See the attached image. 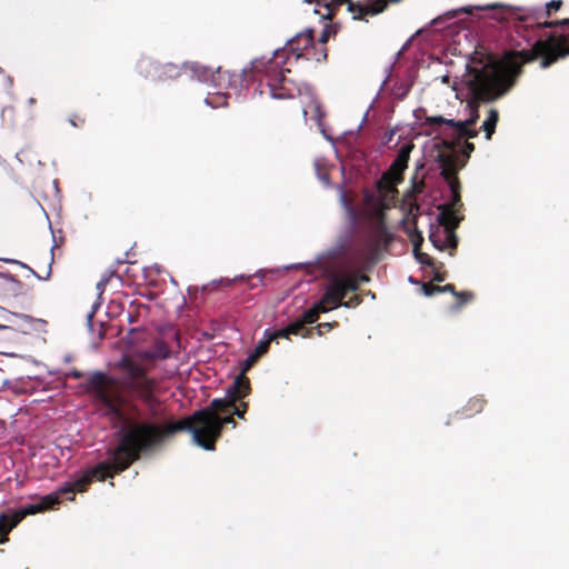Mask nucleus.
<instances>
[{
	"label": "nucleus",
	"mask_w": 569,
	"mask_h": 569,
	"mask_svg": "<svg viewBox=\"0 0 569 569\" xmlns=\"http://www.w3.org/2000/svg\"><path fill=\"white\" fill-rule=\"evenodd\" d=\"M117 368L120 377L116 381L108 375L96 371L87 381V390L103 406L106 413L122 421L126 428L124 441H131L139 457L178 431L191 433L192 442L207 450H214V442L221 436L224 425L236 421L231 416L220 417L211 408H202L177 422L163 423L156 420L161 416V406L154 396L156 380L147 369L131 357H122Z\"/></svg>",
	"instance_id": "obj_1"
},
{
	"label": "nucleus",
	"mask_w": 569,
	"mask_h": 569,
	"mask_svg": "<svg viewBox=\"0 0 569 569\" xmlns=\"http://www.w3.org/2000/svg\"><path fill=\"white\" fill-rule=\"evenodd\" d=\"M522 60L518 54L507 53L501 60L492 58L473 59L452 84L457 98L467 101L469 116L463 120L446 119L441 116L430 118L432 123H446L453 129L458 143L462 138H476L478 130L472 126L479 118V103H491L507 94L515 86L521 72Z\"/></svg>",
	"instance_id": "obj_2"
},
{
	"label": "nucleus",
	"mask_w": 569,
	"mask_h": 569,
	"mask_svg": "<svg viewBox=\"0 0 569 569\" xmlns=\"http://www.w3.org/2000/svg\"><path fill=\"white\" fill-rule=\"evenodd\" d=\"M126 428L123 422L116 432V446L107 450L104 460L98 462L96 466L90 467L83 471L78 472L72 479L64 482L56 491L44 495L40 498V505L43 510L54 507L60 502L62 495H70L68 500H74L76 492H83L88 486L94 480H104L110 478L113 473L123 471L134 460L138 459L136 450L131 441H124Z\"/></svg>",
	"instance_id": "obj_3"
},
{
	"label": "nucleus",
	"mask_w": 569,
	"mask_h": 569,
	"mask_svg": "<svg viewBox=\"0 0 569 569\" xmlns=\"http://www.w3.org/2000/svg\"><path fill=\"white\" fill-rule=\"evenodd\" d=\"M433 158L446 183L441 196L442 203L438 206L437 220L457 218L458 221H461L463 216L460 210L463 203L460 198V182L456 174L465 167V163L463 161L458 163L459 156L451 147H447L443 152L435 154Z\"/></svg>",
	"instance_id": "obj_4"
},
{
	"label": "nucleus",
	"mask_w": 569,
	"mask_h": 569,
	"mask_svg": "<svg viewBox=\"0 0 569 569\" xmlns=\"http://www.w3.org/2000/svg\"><path fill=\"white\" fill-rule=\"evenodd\" d=\"M323 276L329 278L325 288L326 299H330L332 307L339 308L349 291L359 288L358 278L355 274H338L332 267L323 268Z\"/></svg>",
	"instance_id": "obj_5"
},
{
	"label": "nucleus",
	"mask_w": 569,
	"mask_h": 569,
	"mask_svg": "<svg viewBox=\"0 0 569 569\" xmlns=\"http://www.w3.org/2000/svg\"><path fill=\"white\" fill-rule=\"evenodd\" d=\"M249 392V380L242 373H240L226 389V397L213 399L208 408H211L214 413H218V411L226 412L230 406H233L236 401L247 397Z\"/></svg>",
	"instance_id": "obj_6"
},
{
	"label": "nucleus",
	"mask_w": 569,
	"mask_h": 569,
	"mask_svg": "<svg viewBox=\"0 0 569 569\" xmlns=\"http://www.w3.org/2000/svg\"><path fill=\"white\" fill-rule=\"evenodd\" d=\"M439 227L431 231L429 239L435 248L438 250L456 249L458 238L455 229L459 226L460 221L457 218H449L446 220H438Z\"/></svg>",
	"instance_id": "obj_7"
},
{
	"label": "nucleus",
	"mask_w": 569,
	"mask_h": 569,
	"mask_svg": "<svg viewBox=\"0 0 569 569\" xmlns=\"http://www.w3.org/2000/svg\"><path fill=\"white\" fill-rule=\"evenodd\" d=\"M137 68L144 78H151L153 80L177 78L181 70L180 67L173 63L161 64L147 57L139 60Z\"/></svg>",
	"instance_id": "obj_8"
},
{
	"label": "nucleus",
	"mask_w": 569,
	"mask_h": 569,
	"mask_svg": "<svg viewBox=\"0 0 569 569\" xmlns=\"http://www.w3.org/2000/svg\"><path fill=\"white\" fill-rule=\"evenodd\" d=\"M43 511V506L38 503L28 505L18 510H9L0 513V543L7 541V535L27 516Z\"/></svg>",
	"instance_id": "obj_9"
},
{
	"label": "nucleus",
	"mask_w": 569,
	"mask_h": 569,
	"mask_svg": "<svg viewBox=\"0 0 569 569\" xmlns=\"http://www.w3.org/2000/svg\"><path fill=\"white\" fill-rule=\"evenodd\" d=\"M475 9L476 10H490V11H495L491 14V18L496 19L498 21L507 20L509 17L513 16L515 11L519 10V8L511 7V6H506V4H502V3H488V4H485V6H466V7H461L459 9H453V10L447 11L443 14V18L452 19V18H456L458 16V13H460V12L471 13L472 10H475ZM441 19H442V17H439V18L435 19L432 22L437 23L438 20H441Z\"/></svg>",
	"instance_id": "obj_10"
},
{
	"label": "nucleus",
	"mask_w": 569,
	"mask_h": 569,
	"mask_svg": "<svg viewBox=\"0 0 569 569\" xmlns=\"http://www.w3.org/2000/svg\"><path fill=\"white\" fill-rule=\"evenodd\" d=\"M183 68H189L192 77L196 78L199 82L210 84L213 88L223 87L220 67L213 71L211 68L194 62L190 64L186 63L183 64Z\"/></svg>",
	"instance_id": "obj_11"
},
{
	"label": "nucleus",
	"mask_w": 569,
	"mask_h": 569,
	"mask_svg": "<svg viewBox=\"0 0 569 569\" xmlns=\"http://www.w3.org/2000/svg\"><path fill=\"white\" fill-rule=\"evenodd\" d=\"M413 147L415 146L411 141H406L400 146L397 157L389 169V174L393 182H399L401 180V174L408 167V161Z\"/></svg>",
	"instance_id": "obj_12"
},
{
	"label": "nucleus",
	"mask_w": 569,
	"mask_h": 569,
	"mask_svg": "<svg viewBox=\"0 0 569 569\" xmlns=\"http://www.w3.org/2000/svg\"><path fill=\"white\" fill-rule=\"evenodd\" d=\"M282 52V49H274L272 57L266 59L264 57L253 59L248 67H244L241 71L242 82L247 81V76L249 72H264L269 74L272 70L274 62V58H278L279 53Z\"/></svg>",
	"instance_id": "obj_13"
},
{
	"label": "nucleus",
	"mask_w": 569,
	"mask_h": 569,
	"mask_svg": "<svg viewBox=\"0 0 569 569\" xmlns=\"http://www.w3.org/2000/svg\"><path fill=\"white\" fill-rule=\"evenodd\" d=\"M333 309H336V307H332L330 299H326V293L323 292L322 298L316 301L311 308L305 310L298 320L302 326L313 323L317 321L319 313H326Z\"/></svg>",
	"instance_id": "obj_14"
},
{
	"label": "nucleus",
	"mask_w": 569,
	"mask_h": 569,
	"mask_svg": "<svg viewBox=\"0 0 569 569\" xmlns=\"http://www.w3.org/2000/svg\"><path fill=\"white\" fill-rule=\"evenodd\" d=\"M433 147L437 149L436 154L443 152L447 147H451L455 152L459 156L458 163L462 162L466 164L467 159L470 153L475 150V146L471 142L463 141L462 146H457V143L448 140H439L435 141Z\"/></svg>",
	"instance_id": "obj_15"
},
{
	"label": "nucleus",
	"mask_w": 569,
	"mask_h": 569,
	"mask_svg": "<svg viewBox=\"0 0 569 569\" xmlns=\"http://www.w3.org/2000/svg\"><path fill=\"white\" fill-rule=\"evenodd\" d=\"M100 305H101L100 301H96L91 307V311L87 315L88 331H89L92 342L94 345H97L96 340L99 341L103 338V331H102L103 323L101 321H98V322L93 321V317H94L97 310L99 309Z\"/></svg>",
	"instance_id": "obj_16"
},
{
	"label": "nucleus",
	"mask_w": 569,
	"mask_h": 569,
	"mask_svg": "<svg viewBox=\"0 0 569 569\" xmlns=\"http://www.w3.org/2000/svg\"><path fill=\"white\" fill-rule=\"evenodd\" d=\"M343 249H345L343 241H339L335 246L328 248L327 250L322 251L321 253H319L317 256L315 264L319 266L321 274H323V268L327 267V266H325V261L333 260V259L338 258L343 252Z\"/></svg>",
	"instance_id": "obj_17"
},
{
	"label": "nucleus",
	"mask_w": 569,
	"mask_h": 569,
	"mask_svg": "<svg viewBox=\"0 0 569 569\" xmlns=\"http://www.w3.org/2000/svg\"><path fill=\"white\" fill-rule=\"evenodd\" d=\"M268 348L269 343L268 340H264V338L257 343L254 349L248 355V357L243 361L241 371L243 376L244 372L248 371L257 362V360L267 352Z\"/></svg>",
	"instance_id": "obj_18"
},
{
	"label": "nucleus",
	"mask_w": 569,
	"mask_h": 569,
	"mask_svg": "<svg viewBox=\"0 0 569 569\" xmlns=\"http://www.w3.org/2000/svg\"><path fill=\"white\" fill-rule=\"evenodd\" d=\"M282 81H284V76L282 74L280 77L269 80L268 87L270 90L271 98L278 100L292 98V94L281 84Z\"/></svg>",
	"instance_id": "obj_19"
},
{
	"label": "nucleus",
	"mask_w": 569,
	"mask_h": 569,
	"mask_svg": "<svg viewBox=\"0 0 569 569\" xmlns=\"http://www.w3.org/2000/svg\"><path fill=\"white\" fill-rule=\"evenodd\" d=\"M312 42H313V37L311 33V30H307L305 32L298 33L296 37H293L291 39H288L286 43L293 51V50L299 49V47H295L296 43H298V46L301 44L303 48H308L310 44H312Z\"/></svg>",
	"instance_id": "obj_20"
},
{
	"label": "nucleus",
	"mask_w": 569,
	"mask_h": 569,
	"mask_svg": "<svg viewBox=\"0 0 569 569\" xmlns=\"http://www.w3.org/2000/svg\"><path fill=\"white\" fill-rule=\"evenodd\" d=\"M499 120V114L496 109H490L488 117L483 121L481 129L485 131L486 139L490 140L491 136L493 134L496 130L497 122Z\"/></svg>",
	"instance_id": "obj_21"
},
{
	"label": "nucleus",
	"mask_w": 569,
	"mask_h": 569,
	"mask_svg": "<svg viewBox=\"0 0 569 569\" xmlns=\"http://www.w3.org/2000/svg\"><path fill=\"white\" fill-rule=\"evenodd\" d=\"M308 96L310 98V102L308 103V106L303 107V109H302L303 117L305 118L307 117L308 109H309L310 111H312L315 113V118L318 122V126L321 127V120L325 117V113L321 110L320 103L313 97L312 92H308Z\"/></svg>",
	"instance_id": "obj_22"
},
{
	"label": "nucleus",
	"mask_w": 569,
	"mask_h": 569,
	"mask_svg": "<svg viewBox=\"0 0 569 569\" xmlns=\"http://www.w3.org/2000/svg\"><path fill=\"white\" fill-rule=\"evenodd\" d=\"M228 97L229 96L224 92L209 93L204 99V103L213 109L226 107Z\"/></svg>",
	"instance_id": "obj_23"
},
{
	"label": "nucleus",
	"mask_w": 569,
	"mask_h": 569,
	"mask_svg": "<svg viewBox=\"0 0 569 569\" xmlns=\"http://www.w3.org/2000/svg\"><path fill=\"white\" fill-rule=\"evenodd\" d=\"M152 351L156 359H167L171 355L169 347L164 342H157Z\"/></svg>",
	"instance_id": "obj_24"
},
{
	"label": "nucleus",
	"mask_w": 569,
	"mask_h": 569,
	"mask_svg": "<svg viewBox=\"0 0 569 569\" xmlns=\"http://www.w3.org/2000/svg\"><path fill=\"white\" fill-rule=\"evenodd\" d=\"M411 242H412V246H413V252H417L420 250V246L423 241V237L421 234V232H419L416 228L413 230L411 229H408L406 230Z\"/></svg>",
	"instance_id": "obj_25"
},
{
	"label": "nucleus",
	"mask_w": 569,
	"mask_h": 569,
	"mask_svg": "<svg viewBox=\"0 0 569 569\" xmlns=\"http://www.w3.org/2000/svg\"><path fill=\"white\" fill-rule=\"evenodd\" d=\"M264 340H268V343L270 345L271 341L278 339V338H288L287 328H281L279 330H274L270 332L269 330H264L263 333Z\"/></svg>",
	"instance_id": "obj_26"
},
{
	"label": "nucleus",
	"mask_w": 569,
	"mask_h": 569,
	"mask_svg": "<svg viewBox=\"0 0 569 569\" xmlns=\"http://www.w3.org/2000/svg\"><path fill=\"white\" fill-rule=\"evenodd\" d=\"M381 230H377L379 237L385 242V244H389L392 241V234L389 230L386 229L385 224L380 223Z\"/></svg>",
	"instance_id": "obj_27"
},
{
	"label": "nucleus",
	"mask_w": 569,
	"mask_h": 569,
	"mask_svg": "<svg viewBox=\"0 0 569 569\" xmlns=\"http://www.w3.org/2000/svg\"><path fill=\"white\" fill-rule=\"evenodd\" d=\"M422 291L426 297H432L437 293H441L440 286L427 284V283H425L422 286Z\"/></svg>",
	"instance_id": "obj_28"
},
{
	"label": "nucleus",
	"mask_w": 569,
	"mask_h": 569,
	"mask_svg": "<svg viewBox=\"0 0 569 569\" xmlns=\"http://www.w3.org/2000/svg\"><path fill=\"white\" fill-rule=\"evenodd\" d=\"M286 328H287L288 336L289 335H299L300 331L302 330L303 326L301 325V322L298 319H296L295 321L290 322Z\"/></svg>",
	"instance_id": "obj_29"
},
{
	"label": "nucleus",
	"mask_w": 569,
	"mask_h": 569,
	"mask_svg": "<svg viewBox=\"0 0 569 569\" xmlns=\"http://www.w3.org/2000/svg\"><path fill=\"white\" fill-rule=\"evenodd\" d=\"M340 202L349 218L353 220L356 218V212L343 193L340 197Z\"/></svg>",
	"instance_id": "obj_30"
},
{
	"label": "nucleus",
	"mask_w": 569,
	"mask_h": 569,
	"mask_svg": "<svg viewBox=\"0 0 569 569\" xmlns=\"http://www.w3.org/2000/svg\"><path fill=\"white\" fill-rule=\"evenodd\" d=\"M415 254V258L416 260L420 263V264H428V266H431L432 264V260L431 258L427 254V253H423L421 252L420 250L417 251V252H413Z\"/></svg>",
	"instance_id": "obj_31"
},
{
	"label": "nucleus",
	"mask_w": 569,
	"mask_h": 569,
	"mask_svg": "<svg viewBox=\"0 0 569 569\" xmlns=\"http://www.w3.org/2000/svg\"><path fill=\"white\" fill-rule=\"evenodd\" d=\"M230 408L233 409L232 413L236 415L238 418L240 419H243L244 418V413H246V409H247V403H242V409L236 407V405L233 403V406H230Z\"/></svg>",
	"instance_id": "obj_32"
},
{
	"label": "nucleus",
	"mask_w": 569,
	"mask_h": 569,
	"mask_svg": "<svg viewBox=\"0 0 569 569\" xmlns=\"http://www.w3.org/2000/svg\"><path fill=\"white\" fill-rule=\"evenodd\" d=\"M410 91V84H401L397 91V97L400 99L405 98Z\"/></svg>",
	"instance_id": "obj_33"
},
{
	"label": "nucleus",
	"mask_w": 569,
	"mask_h": 569,
	"mask_svg": "<svg viewBox=\"0 0 569 569\" xmlns=\"http://www.w3.org/2000/svg\"><path fill=\"white\" fill-rule=\"evenodd\" d=\"M108 281H109V278H102V279L97 283L96 288H97V290H98V292H99V293H98V297H99V298L101 297L102 292L104 291V289H106V286H107V283H108Z\"/></svg>",
	"instance_id": "obj_34"
},
{
	"label": "nucleus",
	"mask_w": 569,
	"mask_h": 569,
	"mask_svg": "<svg viewBox=\"0 0 569 569\" xmlns=\"http://www.w3.org/2000/svg\"><path fill=\"white\" fill-rule=\"evenodd\" d=\"M138 356L142 360H154L156 359L152 350L141 351V352H139Z\"/></svg>",
	"instance_id": "obj_35"
},
{
	"label": "nucleus",
	"mask_w": 569,
	"mask_h": 569,
	"mask_svg": "<svg viewBox=\"0 0 569 569\" xmlns=\"http://www.w3.org/2000/svg\"><path fill=\"white\" fill-rule=\"evenodd\" d=\"M392 69H393V64H390V66H388L386 68L387 76H386V78L383 79V81H382V83L380 86V90H382L383 87L387 84V82H388V80H389V78L391 76Z\"/></svg>",
	"instance_id": "obj_36"
},
{
	"label": "nucleus",
	"mask_w": 569,
	"mask_h": 569,
	"mask_svg": "<svg viewBox=\"0 0 569 569\" xmlns=\"http://www.w3.org/2000/svg\"><path fill=\"white\" fill-rule=\"evenodd\" d=\"M440 289H441V293L442 292H451L455 296H461L460 293L456 292L455 287L452 284L440 286Z\"/></svg>",
	"instance_id": "obj_37"
},
{
	"label": "nucleus",
	"mask_w": 569,
	"mask_h": 569,
	"mask_svg": "<svg viewBox=\"0 0 569 569\" xmlns=\"http://www.w3.org/2000/svg\"><path fill=\"white\" fill-rule=\"evenodd\" d=\"M4 261H7V262H11V263H18V264H20V266H21V267H23V268H28V269H29V270H30L34 276H37L39 279H41V277H39V276H38V274L32 270V269H30L27 264H24V263H22V262H20V261H18V260H14V259H6Z\"/></svg>",
	"instance_id": "obj_38"
},
{
	"label": "nucleus",
	"mask_w": 569,
	"mask_h": 569,
	"mask_svg": "<svg viewBox=\"0 0 569 569\" xmlns=\"http://www.w3.org/2000/svg\"><path fill=\"white\" fill-rule=\"evenodd\" d=\"M358 303H359V299L357 297H355L353 299H350L349 301H346V302L342 301V305L340 307L350 308L353 305H358Z\"/></svg>",
	"instance_id": "obj_39"
},
{
	"label": "nucleus",
	"mask_w": 569,
	"mask_h": 569,
	"mask_svg": "<svg viewBox=\"0 0 569 569\" xmlns=\"http://www.w3.org/2000/svg\"><path fill=\"white\" fill-rule=\"evenodd\" d=\"M333 323H330V322H325V323H320L318 326V333L321 336L322 335V329H326V330H330L332 328Z\"/></svg>",
	"instance_id": "obj_40"
},
{
	"label": "nucleus",
	"mask_w": 569,
	"mask_h": 569,
	"mask_svg": "<svg viewBox=\"0 0 569 569\" xmlns=\"http://www.w3.org/2000/svg\"><path fill=\"white\" fill-rule=\"evenodd\" d=\"M470 403L476 411H480L482 409V400L481 399H476V400L471 401Z\"/></svg>",
	"instance_id": "obj_41"
},
{
	"label": "nucleus",
	"mask_w": 569,
	"mask_h": 569,
	"mask_svg": "<svg viewBox=\"0 0 569 569\" xmlns=\"http://www.w3.org/2000/svg\"><path fill=\"white\" fill-rule=\"evenodd\" d=\"M561 6V1L560 0H552L551 2H549L547 4L548 8L550 9H553V10H558Z\"/></svg>",
	"instance_id": "obj_42"
},
{
	"label": "nucleus",
	"mask_w": 569,
	"mask_h": 569,
	"mask_svg": "<svg viewBox=\"0 0 569 569\" xmlns=\"http://www.w3.org/2000/svg\"><path fill=\"white\" fill-rule=\"evenodd\" d=\"M303 266H310V263H292V264H289V266H284L283 269L284 270H291V269L301 268Z\"/></svg>",
	"instance_id": "obj_43"
},
{
	"label": "nucleus",
	"mask_w": 569,
	"mask_h": 569,
	"mask_svg": "<svg viewBox=\"0 0 569 569\" xmlns=\"http://www.w3.org/2000/svg\"><path fill=\"white\" fill-rule=\"evenodd\" d=\"M264 270L260 269L258 270L254 276L258 278L259 282L262 283L263 282V279H264Z\"/></svg>",
	"instance_id": "obj_44"
},
{
	"label": "nucleus",
	"mask_w": 569,
	"mask_h": 569,
	"mask_svg": "<svg viewBox=\"0 0 569 569\" xmlns=\"http://www.w3.org/2000/svg\"><path fill=\"white\" fill-rule=\"evenodd\" d=\"M246 278L250 279V278H251V276H244V274L236 276L232 280H228V283L230 284V283H231V282H233V281L243 280V279H246Z\"/></svg>",
	"instance_id": "obj_45"
},
{
	"label": "nucleus",
	"mask_w": 569,
	"mask_h": 569,
	"mask_svg": "<svg viewBox=\"0 0 569 569\" xmlns=\"http://www.w3.org/2000/svg\"><path fill=\"white\" fill-rule=\"evenodd\" d=\"M440 80H441V83H443V84H449V83H450V77H449V74H445V76H442V77L440 78Z\"/></svg>",
	"instance_id": "obj_46"
},
{
	"label": "nucleus",
	"mask_w": 569,
	"mask_h": 569,
	"mask_svg": "<svg viewBox=\"0 0 569 569\" xmlns=\"http://www.w3.org/2000/svg\"><path fill=\"white\" fill-rule=\"evenodd\" d=\"M433 280H436L438 282H442L445 280V277L441 276L440 273L436 272L433 276Z\"/></svg>",
	"instance_id": "obj_47"
},
{
	"label": "nucleus",
	"mask_w": 569,
	"mask_h": 569,
	"mask_svg": "<svg viewBox=\"0 0 569 569\" xmlns=\"http://www.w3.org/2000/svg\"><path fill=\"white\" fill-rule=\"evenodd\" d=\"M358 278V283L359 282H368L369 281V278L365 274H361V276H357Z\"/></svg>",
	"instance_id": "obj_48"
},
{
	"label": "nucleus",
	"mask_w": 569,
	"mask_h": 569,
	"mask_svg": "<svg viewBox=\"0 0 569 569\" xmlns=\"http://www.w3.org/2000/svg\"><path fill=\"white\" fill-rule=\"evenodd\" d=\"M320 41L321 42H326L327 41V33L326 32L321 36Z\"/></svg>",
	"instance_id": "obj_49"
},
{
	"label": "nucleus",
	"mask_w": 569,
	"mask_h": 569,
	"mask_svg": "<svg viewBox=\"0 0 569 569\" xmlns=\"http://www.w3.org/2000/svg\"><path fill=\"white\" fill-rule=\"evenodd\" d=\"M34 102H36V99H34V98H29V99H28V103H29V106H32Z\"/></svg>",
	"instance_id": "obj_50"
},
{
	"label": "nucleus",
	"mask_w": 569,
	"mask_h": 569,
	"mask_svg": "<svg viewBox=\"0 0 569 569\" xmlns=\"http://www.w3.org/2000/svg\"><path fill=\"white\" fill-rule=\"evenodd\" d=\"M321 133L323 134V137L328 140H331V138L329 136H327L326 131L323 129H321Z\"/></svg>",
	"instance_id": "obj_51"
},
{
	"label": "nucleus",
	"mask_w": 569,
	"mask_h": 569,
	"mask_svg": "<svg viewBox=\"0 0 569 569\" xmlns=\"http://www.w3.org/2000/svg\"><path fill=\"white\" fill-rule=\"evenodd\" d=\"M72 376H73L74 378H80V377H81V373H80L79 371H74V372L72 373Z\"/></svg>",
	"instance_id": "obj_52"
},
{
	"label": "nucleus",
	"mask_w": 569,
	"mask_h": 569,
	"mask_svg": "<svg viewBox=\"0 0 569 569\" xmlns=\"http://www.w3.org/2000/svg\"><path fill=\"white\" fill-rule=\"evenodd\" d=\"M6 329H9V327H8V326H6V325H1V323H0V331H1V330H6Z\"/></svg>",
	"instance_id": "obj_53"
},
{
	"label": "nucleus",
	"mask_w": 569,
	"mask_h": 569,
	"mask_svg": "<svg viewBox=\"0 0 569 569\" xmlns=\"http://www.w3.org/2000/svg\"><path fill=\"white\" fill-rule=\"evenodd\" d=\"M309 333H310V330H307L302 336H303V337H308V336H309Z\"/></svg>",
	"instance_id": "obj_54"
},
{
	"label": "nucleus",
	"mask_w": 569,
	"mask_h": 569,
	"mask_svg": "<svg viewBox=\"0 0 569 569\" xmlns=\"http://www.w3.org/2000/svg\"><path fill=\"white\" fill-rule=\"evenodd\" d=\"M232 76H229V80H228V83L231 84L232 83Z\"/></svg>",
	"instance_id": "obj_55"
},
{
	"label": "nucleus",
	"mask_w": 569,
	"mask_h": 569,
	"mask_svg": "<svg viewBox=\"0 0 569 569\" xmlns=\"http://www.w3.org/2000/svg\"><path fill=\"white\" fill-rule=\"evenodd\" d=\"M249 287L250 288H256V284L254 283H250Z\"/></svg>",
	"instance_id": "obj_56"
},
{
	"label": "nucleus",
	"mask_w": 569,
	"mask_h": 569,
	"mask_svg": "<svg viewBox=\"0 0 569 569\" xmlns=\"http://www.w3.org/2000/svg\"><path fill=\"white\" fill-rule=\"evenodd\" d=\"M307 2H310L311 0H306Z\"/></svg>",
	"instance_id": "obj_57"
}]
</instances>
